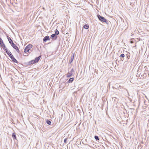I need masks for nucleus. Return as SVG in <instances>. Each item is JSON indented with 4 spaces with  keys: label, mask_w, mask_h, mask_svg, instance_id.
I'll list each match as a JSON object with an SVG mask.
<instances>
[{
    "label": "nucleus",
    "mask_w": 149,
    "mask_h": 149,
    "mask_svg": "<svg viewBox=\"0 0 149 149\" xmlns=\"http://www.w3.org/2000/svg\"><path fill=\"white\" fill-rule=\"evenodd\" d=\"M97 17L99 19L101 22H104L107 24H109L110 22L108 21L106 19L103 17L100 16V15H97Z\"/></svg>",
    "instance_id": "1"
},
{
    "label": "nucleus",
    "mask_w": 149,
    "mask_h": 149,
    "mask_svg": "<svg viewBox=\"0 0 149 149\" xmlns=\"http://www.w3.org/2000/svg\"><path fill=\"white\" fill-rule=\"evenodd\" d=\"M7 37L10 44L14 49L17 46L15 44L13 43L12 40L8 36H7Z\"/></svg>",
    "instance_id": "2"
},
{
    "label": "nucleus",
    "mask_w": 149,
    "mask_h": 149,
    "mask_svg": "<svg viewBox=\"0 0 149 149\" xmlns=\"http://www.w3.org/2000/svg\"><path fill=\"white\" fill-rule=\"evenodd\" d=\"M33 45L32 44H29L27 45L24 49V52L26 53L29 51L30 49L32 48Z\"/></svg>",
    "instance_id": "3"
},
{
    "label": "nucleus",
    "mask_w": 149,
    "mask_h": 149,
    "mask_svg": "<svg viewBox=\"0 0 149 149\" xmlns=\"http://www.w3.org/2000/svg\"><path fill=\"white\" fill-rule=\"evenodd\" d=\"M0 44L1 46L3 48V50L7 48L3 42L2 39L1 38H0Z\"/></svg>",
    "instance_id": "4"
},
{
    "label": "nucleus",
    "mask_w": 149,
    "mask_h": 149,
    "mask_svg": "<svg viewBox=\"0 0 149 149\" xmlns=\"http://www.w3.org/2000/svg\"><path fill=\"white\" fill-rule=\"evenodd\" d=\"M74 71V70L73 69V68H72L71 70V71L68 72L67 74V77H70L72 75V72H73Z\"/></svg>",
    "instance_id": "5"
},
{
    "label": "nucleus",
    "mask_w": 149,
    "mask_h": 149,
    "mask_svg": "<svg viewBox=\"0 0 149 149\" xmlns=\"http://www.w3.org/2000/svg\"><path fill=\"white\" fill-rule=\"evenodd\" d=\"M10 58L11 59L13 62L14 63H16L17 64L18 63V62L17 61V60L14 58L13 55H12V56L11 57H10Z\"/></svg>",
    "instance_id": "6"
},
{
    "label": "nucleus",
    "mask_w": 149,
    "mask_h": 149,
    "mask_svg": "<svg viewBox=\"0 0 149 149\" xmlns=\"http://www.w3.org/2000/svg\"><path fill=\"white\" fill-rule=\"evenodd\" d=\"M50 40V38L49 36H45L43 39V41L44 42H46L47 40Z\"/></svg>",
    "instance_id": "7"
},
{
    "label": "nucleus",
    "mask_w": 149,
    "mask_h": 149,
    "mask_svg": "<svg viewBox=\"0 0 149 149\" xmlns=\"http://www.w3.org/2000/svg\"><path fill=\"white\" fill-rule=\"evenodd\" d=\"M51 38L52 39L56 40L57 38V36L55 34H53L51 35Z\"/></svg>",
    "instance_id": "8"
},
{
    "label": "nucleus",
    "mask_w": 149,
    "mask_h": 149,
    "mask_svg": "<svg viewBox=\"0 0 149 149\" xmlns=\"http://www.w3.org/2000/svg\"><path fill=\"white\" fill-rule=\"evenodd\" d=\"M35 63H36L34 61V60H32L28 62V65H29L31 64H33Z\"/></svg>",
    "instance_id": "9"
},
{
    "label": "nucleus",
    "mask_w": 149,
    "mask_h": 149,
    "mask_svg": "<svg viewBox=\"0 0 149 149\" xmlns=\"http://www.w3.org/2000/svg\"><path fill=\"white\" fill-rule=\"evenodd\" d=\"M41 57V56L40 55L39 56L36 57L35 59H34L36 63H37L39 60L40 57Z\"/></svg>",
    "instance_id": "10"
},
{
    "label": "nucleus",
    "mask_w": 149,
    "mask_h": 149,
    "mask_svg": "<svg viewBox=\"0 0 149 149\" xmlns=\"http://www.w3.org/2000/svg\"><path fill=\"white\" fill-rule=\"evenodd\" d=\"M74 80V78L73 77L70 78L67 81V83H69L72 82Z\"/></svg>",
    "instance_id": "11"
},
{
    "label": "nucleus",
    "mask_w": 149,
    "mask_h": 149,
    "mask_svg": "<svg viewBox=\"0 0 149 149\" xmlns=\"http://www.w3.org/2000/svg\"><path fill=\"white\" fill-rule=\"evenodd\" d=\"M89 28V26L88 24H86L84 25L83 26V28H84L85 29H87Z\"/></svg>",
    "instance_id": "12"
},
{
    "label": "nucleus",
    "mask_w": 149,
    "mask_h": 149,
    "mask_svg": "<svg viewBox=\"0 0 149 149\" xmlns=\"http://www.w3.org/2000/svg\"><path fill=\"white\" fill-rule=\"evenodd\" d=\"M12 137H13V139L14 140L15 139H16V136L15 133H13L12 134Z\"/></svg>",
    "instance_id": "13"
},
{
    "label": "nucleus",
    "mask_w": 149,
    "mask_h": 149,
    "mask_svg": "<svg viewBox=\"0 0 149 149\" xmlns=\"http://www.w3.org/2000/svg\"><path fill=\"white\" fill-rule=\"evenodd\" d=\"M46 122L47 124L49 125H51V122L49 120L47 119L46 121Z\"/></svg>",
    "instance_id": "14"
},
{
    "label": "nucleus",
    "mask_w": 149,
    "mask_h": 149,
    "mask_svg": "<svg viewBox=\"0 0 149 149\" xmlns=\"http://www.w3.org/2000/svg\"><path fill=\"white\" fill-rule=\"evenodd\" d=\"M14 49H15L17 51V52H18V53H19V54H20V51L19 50V48H18V47L17 46L16 47H15Z\"/></svg>",
    "instance_id": "15"
},
{
    "label": "nucleus",
    "mask_w": 149,
    "mask_h": 149,
    "mask_svg": "<svg viewBox=\"0 0 149 149\" xmlns=\"http://www.w3.org/2000/svg\"><path fill=\"white\" fill-rule=\"evenodd\" d=\"M72 57H71L68 63L69 64H71L73 61V60L74 59V58H73Z\"/></svg>",
    "instance_id": "16"
},
{
    "label": "nucleus",
    "mask_w": 149,
    "mask_h": 149,
    "mask_svg": "<svg viewBox=\"0 0 149 149\" xmlns=\"http://www.w3.org/2000/svg\"><path fill=\"white\" fill-rule=\"evenodd\" d=\"M59 34V31L57 30V29H56V30L55 31V34L56 36L57 35H58Z\"/></svg>",
    "instance_id": "17"
},
{
    "label": "nucleus",
    "mask_w": 149,
    "mask_h": 149,
    "mask_svg": "<svg viewBox=\"0 0 149 149\" xmlns=\"http://www.w3.org/2000/svg\"><path fill=\"white\" fill-rule=\"evenodd\" d=\"M7 54L9 56L10 58L11 57V56H12V55H13L11 54L10 52H9Z\"/></svg>",
    "instance_id": "18"
},
{
    "label": "nucleus",
    "mask_w": 149,
    "mask_h": 149,
    "mask_svg": "<svg viewBox=\"0 0 149 149\" xmlns=\"http://www.w3.org/2000/svg\"><path fill=\"white\" fill-rule=\"evenodd\" d=\"M4 50H5L6 51V53H8L9 52H10L9 50H8L7 49V48H6L5 49H4Z\"/></svg>",
    "instance_id": "19"
},
{
    "label": "nucleus",
    "mask_w": 149,
    "mask_h": 149,
    "mask_svg": "<svg viewBox=\"0 0 149 149\" xmlns=\"http://www.w3.org/2000/svg\"><path fill=\"white\" fill-rule=\"evenodd\" d=\"M95 139L96 140H99V137L97 136H94Z\"/></svg>",
    "instance_id": "20"
},
{
    "label": "nucleus",
    "mask_w": 149,
    "mask_h": 149,
    "mask_svg": "<svg viewBox=\"0 0 149 149\" xmlns=\"http://www.w3.org/2000/svg\"><path fill=\"white\" fill-rule=\"evenodd\" d=\"M129 54H126V56L127 57V58L128 59H129L130 58V53H129Z\"/></svg>",
    "instance_id": "21"
},
{
    "label": "nucleus",
    "mask_w": 149,
    "mask_h": 149,
    "mask_svg": "<svg viewBox=\"0 0 149 149\" xmlns=\"http://www.w3.org/2000/svg\"><path fill=\"white\" fill-rule=\"evenodd\" d=\"M124 56L125 55L124 54H122L120 55V57L122 58L124 57Z\"/></svg>",
    "instance_id": "22"
},
{
    "label": "nucleus",
    "mask_w": 149,
    "mask_h": 149,
    "mask_svg": "<svg viewBox=\"0 0 149 149\" xmlns=\"http://www.w3.org/2000/svg\"><path fill=\"white\" fill-rule=\"evenodd\" d=\"M67 141V138H65L64 139V143L66 144V143Z\"/></svg>",
    "instance_id": "23"
},
{
    "label": "nucleus",
    "mask_w": 149,
    "mask_h": 149,
    "mask_svg": "<svg viewBox=\"0 0 149 149\" xmlns=\"http://www.w3.org/2000/svg\"><path fill=\"white\" fill-rule=\"evenodd\" d=\"M74 53L72 54V55L71 56V57H73V58H74Z\"/></svg>",
    "instance_id": "24"
},
{
    "label": "nucleus",
    "mask_w": 149,
    "mask_h": 149,
    "mask_svg": "<svg viewBox=\"0 0 149 149\" xmlns=\"http://www.w3.org/2000/svg\"><path fill=\"white\" fill-rule=\"evenodd\" d=\"M133 79V78L132 77L131 79V80H130L131 82H132L131 81H132Z\"/></svg>",
    "instance_id": "25"
},
{
    "label": "nucleus",
    "mask_w": 149,
    "mask_h": 149,
    "mask_svg": "<svg viewBox=\"0 0 149 149\" xmlns=\"http://www.w3.org/2000/svg\"><path fill=\"white\" fill-rule=\"evenodd\" d=\"M146 98L147 99H148L147 97L146 96Z\"/></svg>",
    "instance_id": "26"
},
{
    "label": "nucleus",
    "mask_w": 149,
    "mask_h": 149,
    "mask_svg": "<svg viewBox=\"0 0 149 149\" xmlns=\"http://www.w3.org/2000/svg\"><path fill=\"white\" fill-rule=\"evenodd\" d=\"M25 56H27V55H26V54H25V55H24Z\"/></svg>",
    "instance_id": "27"
},
{
    "label": "nucleus",
    "mask_w": 149,
    "mask_h": 149,
    "mask_svg": "<svg viewBox=\"0 0 149 149\" xmlns=\"http://www.w3.org/2000/svg\"><path fill=\"white\" fill-rule=\"evenodd\" d=\"M25 56H27V55H26V54H25V55H24Z\"/></svg>",
    "instance_id": "28"
},
{
    "label": "nucleus",
    "mask_w": 149,
    "mask_h": 149,
    "mask_svg": "<svg viewBox=\"0 0 149 149\" xmlns=\"http://www.w3.org/2000/svg\"><path fill=\"white\" fill-rule=\"evenodd\" d=\"M83 29H82V32H83Z\"/></svg>",
    "instance_id": "29"
}]
</instances>
